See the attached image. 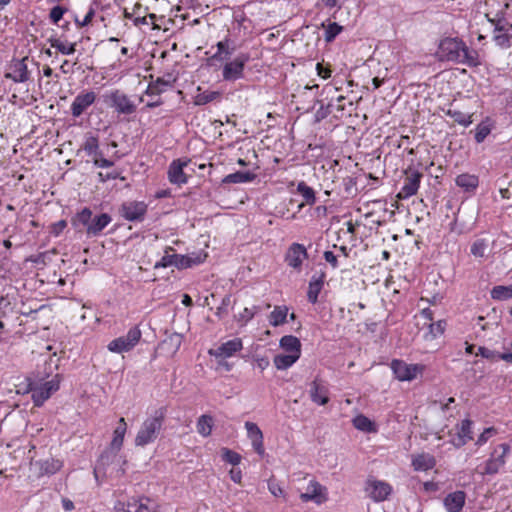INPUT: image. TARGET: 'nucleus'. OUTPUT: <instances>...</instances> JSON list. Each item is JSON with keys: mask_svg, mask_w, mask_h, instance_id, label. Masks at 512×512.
<instances>
[{"mask_svg": "<svg viewBox=\"0 0 512 512\" xmlns=\"http://www.w3.org/2000/svg\"><path fill=\"white\" fill-rule=\"evenodd\" d=\"M495 26V32H509L512 30V25L504 19L490 20Z\"/></svg>", "mask_w": 512, "mask_h": 512, "instance_id": "5fc2aeb1", "label": "nucleus"}, {"mask_svg": "<svg viewBox=\"0 0 512 512\" xmlns=\"http://www.w3.org/2000/svg\"><path fill=\"white\" fill-rule=\"evenodd\" d=\"M472 424L469 419H464L456 426V434L452 437L451 443L456 448H461L473 439Z\"/></svg>", "mask_w": 512, "mask_h": 512, "instance_id": "aec40b11", "label": "nucleus"}, {"mask_svg": "<svg viewBox=\"0 0 512 512\" xmlns=\"http://www.w3.org/2000/svg\"><path fill=\"white\" fill-rule=\"evenodd\" d=\"M280 347L289 354L301 356V342L293 335H285L280 339Z\"/></svg>", "mask_w": 512, "mask_h": 512, "instance_id": "cd10ccee", "label": "nucleus"}, {"mask_svg": "<svg viewBox=\"0 0 512 512\" xmlns=\"http://www.w3.org/2000/svg\"><path fill=\"white\" fill-rule=\"evenodd\" d=\"M147 213V205L142 201H132L122 204L121 215L128 221H142Z\"/></svg>", "mask_w": 512, "mask_h": 512, "instance_id": "dca6fc26", "label": "nucleus"}, {"mask_svg": "<svg viewBox=\"0 0 512 512\" xmlns=\"http://www.w3.org/2000/svg\"><path fill=\"white\" fill-rule=\"evenodd\" d=\"M222 453L223 459L232 465H238L241 462V456L237 452H234L228 448H224Z\"/></svg>", "mask_w": 512, "mask_h": 512, "instance_id": "09e8293b", "label": "nucleus"}, {"mask_svg": "<svg viewBox=\"0 0 512 512\" xmlns=\"http://www.w3.org/2000/svg\"><path fill=\"white\" fill-rule=\"evenodd\" d=\"M189 162V159H176L171 162L168 168V179L171 183L181 185L187 182V176L183 170Z\"/></svg>", "mask_w": 512, "mask_h": 512, "instance_id": "412c9836", "label": "nucleus"}, {"mask_svg": "<svg viewBox=\"0 0 512 512\" xmlns=\"http://www.w3.org/2000/svg\"><path fill=\"white\" fill-rule=\"evenodd\" d=\"M309 396L312 402L317 405H326L329 398V388L322 378L316 376L314 380L309 384Z\"/></svg>", "mask_w": 512, "mask_h": 512, "instance_id": "ddd939ff", "label": "nucleus"}, {"mask_svg": "<svg viewBox=\"0 0 512 512\" xmlns=\"http://www.w3.org/2000/svg\"><path fill=\"white\" fill-rule=\"evenodd\" d=\"M353 426L363 432L367 433H376L377 427L373 421H371L368 417L363 414H359L355 416L352 420Z\"/></svg>", "mask_w": 512, "mask_h": 512, "instance_id": "7c9ffc66", "label": "nucleus"}, {"mask_svg": "<svg viewBox=\"0 0 512 512\" xmlns=\"http://www.w3.org/2000/svg\"><path fill=\"white\" fill-rule=\"evenodd\" d=\"M67 223L65 220H60L52 225L51 233L58 236L66 227Z\"/></svg>", "mask_w": 512, "mask_h": 512, "instance_id": "0e129e2a", "label": "nucleus"}, {"mask_svg": "<svg viewBox=\"0 0 512 512\" xmlns=\"http://www.w3.org/2000/svg\"><path fill=\"white\" fill-rule=\"evenodd\" d=\"M427 327V332L424 334L426 339L432 340L442 335L445 331L446 322L439 320L437 322L423 323Z\"/></svg>", "mask_w": 512, "mask_h": 512, "instance_id": "473e14b6", "label": "nucleus"}, {"mask_svg": "<svg viewBox=\"0 0 512 512\" xmlns=\"http://www.w3.org/2000/svg\"><path fill=\"white\" fill-rule=\"evenodd\" d=\"M124 17L127 19H134L135 23H138L141 16L137 15V13L134 11V9H130V7L124 8ZM144 16L142 17V20H144Z\"/></svg>", "mask_w": 512, "mask_h": 512, "instance_id": "e2e57ef3", "label": "nucleus"}, {"mask_svg": "<svg viewBox=\"0 0 512 512\" xmlns=\"http://www.w3.org/2000/svg\"><path fill=\"white\" fill-rule=\"evenodd\" d=\"M461 60L457 63L466 64L468 66H477L480 64L477 51L469 49L464 43L463 51L460 53Z\"/></svg>", "mask_w": 512, "mask_h": 512, "instance_id": "e433bc0d", "label": "nucleus"}, {"mask_svg": "<svg viewBox=\"0 0 512 512\" xmlns=\"http://www.w3.org/2000/svg\"><path fill=\"white\" fill-rule=\"evenodd\" d=\"M464 42L457 37H445L440 40L435 56L439 61L455 62L461 60Z\"/></svg>", "mask_w": 512, "mask_h": 512, "instance_id": "20e7f679", "label": "nucleus"}, {"mask_svg": "<svg viewBox=\"0 0 512 512\" xmlns=\"http://www.w3.org/2000/svg\"><path fill=\"white\" fill-rule=\"evenodd\" d=\"M49 43L63 55H71L76 51V43L63 41L60 38H50Z\"/></svg>", "mask_w": 512, "mask_h": 512, "instance_id": "c9c22d12", "label": "nucleus"}, {"mask_svg": "<svg viewBox=\"0 0 512 512\" xmlns=\"http://www.w3.org/2000/svg\"><path fill=\"white\" fill-rule=\"evenodd\" d=\"M365 491L373 501L381 502L392 493V486L385 481L369 478L366 481Z\"/></svg>", "mask_w": 512, "mask_h": 512, "instance_id": "9d476101", "label": "nucleus"}, {"mask_svg": "<svg viewBox=\"0 0 512 512\" xmlns=\"http://www.w3.org/2000/svg\"><path fill=\"white\" fill-rule=\"evenodd\" d=\"M490 129L487 126L479 125L476 129L475 140L477 143H481L489 135Z\"/></svg>", "mask_w": 512, "mask_h": 512, "instance_id": "13d9d810", "label": "nucleus"}, {"mask_svg": "<svg viewBox=\"0 0 512 512\" xmlns=\"http://www.w3.org/2000/svg\"><path fill=\"white\" fill-rule=\"evenodd\" d=\"M487 243L484 239H478L471 245V254L475 257L482 258L485 256Z\"/></svg>", "mask_w": 512, "mask_h": 512, "instance_id": "49530a36", "label": "nucleus"}, {"mask_svg": "<svg viewBox=\"0 0 512 512\" xmlns=\"http://www.w3.org/2000/svg\"><path fill=\"white\" fill-rule=\"evenodd\" d=\"M497 434V430L494 427L486 428L478 437L476 445L485 444L492 436Z\"/></svg>", "mask_w": 512, "mask_h": 512, "instance_id": "603ef678", "label": "nucleus"}, {"mask_svg": "<svg viewBox=\"0 0 512 512\" xmlns=\"http://www.w3.org/2000/svg\"><path fill=\"white\" fill-rule=\"evenodd\" d=\"M447 115H449L453 120L463 126H468L472 123V115L469 113H464L456 109H448Z\"/></svg>", "mask_w": 512, "mask_h": 512, "instance_id": "a19ab883", "label": "nucleus"}, {"mask_svg": "<svg viewBox=\"0 0 512 512\" xmlns=\"http://www.w3.org/2000/svg\"><path fill=\"white\" fill-rule=\"evenodd\" d=\"M126 431H127L126 421L123 417H121L118 421L117 427L113 431V438L110 443L111 450H114L115 452L120 451V449L123 445L124 436L126 434Z\"/></svg>", "mask_w": 512, "mask_h": 512, "instance_id": "a878e982", "label": "nucleus"}, {"mask_svg": "<svg viewBox=\"0 0 512 512\" xmlns=\"http://www.w3.org/2000/svg\"><path fill=\"white\" fill-rule=\"evenodd\" d=\"M316 70L318 75L323 79H327L331 76V70L329 68L323 67V65L320 63H317Z\"/></svg>", "mask_w": 512, "mask_h": 512, "instance_id": "69168bd1", "label": "nucleus"}, {"mask_svg": "<svg viewBox=\"0 0 512 512\" xmlns=\"http://www.w3.org/2000/svg\"><path fill=\"white\" fill-rule=\"evenodd\" d=\"M82 148L88 156H91L93 153H96V150L99 148L98 138L92 134H87L85 137V141L82 145Z\"/></svg>", "mask_w": 512, "mask_h": 512, "instance_id": "37998d69", "label": "nucleus"}, {"mask_svg": "<svg viewBox=\"0 0 512 512\" xmlns=\"http://www.w3.org/2000/svg\"><path fill=\"white\" fill-rule=\"evenodd\" d=\"M435 464V458L428 453L417 454L412 458V466L416 471L430 470L435 466Z\"/></svg>", "mask_w": 512, "mask_h": 512, "instance_id": "bb28decb", "label": "nucleus"}, {"mask_svg": "<svg viewBox=\"0 0 512 512\" xmlns=\"http://www.w3.org/2000/svg\"><path fill=\"white\" fill-rule=\"evenodd\" d=\"M110 105L120 114H132L136 111V105L122 91H112L108 96Z\"/></svg>", "mask_w": 512, "mask_h": 512, "instance_id": "4468645a", "label": "nucleus"}, {"mask_svg": "<svg viewBox=\"0 0 512 512\" xmlns=\"http://www.w3.org/2000/svg\"><path fill=\"white\" fill-rule=\"evenodd\" d=\"M308 258V253L304 245L299 243H293L288 248L285 261L289 267L296 270H301L302 263Z\"/></svg>", "mask_w": 512, "mask_h": 512, "instance_id": "f3484780", "label": "nucleus"}, {"mask_svg": "<svg viewBox=\"0 0 512 512\" xmlns=\"http://www.w3.org/2000/svg\"><path fill=\"white\" fill-rule=\"evenodd\" d=\"M205 253H198L193 255H178L177 254V261H175V266L179 269H185L192 267L193 265H197L202 263L206 258Z\"/></svg>", "mask_w": 512, "mask_h": 512, "instance_id": "c85d7f7f", "label": "nucleus"}, {"mask_svg": "<svg viewBox=\"0 0 512 512\" xmlns=\"http://www.w3.org/2000/svg\"><path fill=\"white\" fill-rule=\"evenodd\" d=\"M168 250H172V248L168 247L165 252L168 253ZM175 261H177V254H166L155 263L154 268L158 269L175 266Z\"/></svg>", "mask_w": 512, "mask_h": 512, "instance_id": "a18cd8bd", "label": "nucleus"}, {"mask_svg": "<svg viewBox=\"0 0 512 512\" xmlns=\"http://www.w3.org/2000/svg\"><path fill=\"white\" fill-rule=\"evenodd\" d=\"M268 490L275 497H282V496H284V491H283L282 487L273 478L268 480Z\"/></svg>", "mask_w": 512, "mask_h": 512, "instance_id": "864d4df0", "label": "nucleus"}, {"mask_svg": "<svg viewBox=\"0 0 512 512\" xmlns=\"http://www.w3.org/2000/svg\"><path fill=\"white\" fill-rule=\"evenodd\" d=\"M65 12V9L61 6H55L50 11V18L54 23H57L62 17Z\"/></svg>", "mask_w": 512, "mask_h": 512, "instance_id": "052dcab7", "label": "nucleus"}, {"mask_svg": "<svg viewBox=\"0 0 512 512\" xmlns=\"http://www.w3.org/2000/svg\"><path fill=\"white\" fill-rule=\"evenodd\" d=\"M164 420L165 410L162 408L154 411L153 414L147 417L142 422L135 436V445L138 447H144L154 442L162 430Z\"/></svg>", "mask_w": 512, "mask_h": 512, "instance_id": "7ed1b4c3", "label": "nucleus"}, {"mask_svg": "<svg viewBox=\"0 0 512 512\" xmlns=\"http://www.w3.org/2000/svg\"><path fill=\"white\" fill-rule=\"evenodd\" d=\"M230 478L233 482L240 484L242 480V472L240 469H231Z\"/></svg>", "mask_w": 512, "mask_h": 512, "instance_id": "338daca9", "label": "nucleus"}, {"mask_svg": "<svg viewBox=\"0 0 512 512\" xmlns=\"http://www.w3.org/2000/svg\"><path fill=\"white\" fill-rule=\"evenodd\" d=\"M300 357L292 354H278L274 357L273 363L278 370H286L298 361Z\"/></svg>", "mask_w": 512, "mask_h": 512, "instance_id": "f704fd0d", "label": "nucleus"}, {"mask_svg": "<svg viewBox=\"0 0 512 512\" xmlns=\"http://www.w3.org/2000/svg\"><path fill=\"white\" fill-rule=\"evenodd\" d=\"M326 274L323 271L315 273L309 282L307 298L310 303L315 304L318 301V295L323 289Z\"/></svg>", "mask_w": 512, "mask_h": 512, "instance_id": "b1692460", "label": "nucleus"}, {"mask_svg": "<svg viewBox=\"0 0 512 512\" xmlns=\"http://www.w3.org/2000/svg\"><path fill=\"white\" fill-rule=\"evenodd\" d=\"M243 349V343L240 338H234L225 343H222L216 349H210L209 354L216 358H229Z\"/></svg>", "mask_w": 512, "mask_h": 512, "instance_id": "6ab92c4d", "label": "nucleus"}, {"mask_svg": "<svg viewBox=\"0 0 512 512\" xmlns=\"http://www.w3.org/2000/svg\"><path fill=\"white\" fill-rule=\"evenodd\" d=\"M118 178H120V172L117 170H112V171L106 172V173H103V172L98 173V179L102 183L107 182L108 180H115Z\"/></svg>", "mask_w": 512, "mask_h": 512, "instance_id": "4d7b16f0", "label": "nucleus"}, {"mask_svg": "<svg viewBox=\"0 0 512 512\" xmlns=\"http://www.w3.org/2000/svg\"><path fill=\"white\" fill-rule=\"evenodd\" d=\"M220 92L218 91H210V90H205V91H202V92H199L195 98H194V103L196 105H205L207 103H210L214 100H217L220 98Z\"/></svg>", "mask_w": 512, "mask_h": 512, "instance_id": "ea45409f", "label": "nucleus"}, {"mask_svg": "<svg viewBox=\"0 0 512 512\" xmlns=\"http://www.w3.org/2000/svg\"><path fill=\"white\" fill-rule=\"evenodd\" d=\"M455 182L457 186L466 192L474 191L479 185V179L476 175L463 173L456 177Z\"/></svg>", "mask_w": 512, "mask_h": 512, "instance_id": "c756f323", "label": "nucleus"}, {"mask_svg": "<svg viewBox=\"0 0 512 512\" xmlns=\"http://www.w3.org/2000/svg\"><path fill=\"white\" fill-rule=\"evenodd\" d=\"M255 178V175L251 172L237 171L235 173L227 175L223 179V183H245L250 182Z\"/></svg>", "mask_w": 512, "mask_h": 512, "instance_id": "4c0bfd02", "label": "nucleus"}, {"mask_svg": "<svg viewBox=\"0 0 512 512\" xmlns=\"http://www.w3.org/2000/svg\"><path fill=\"white\" fill-rule=\"evenodd\" d=\"M216 47L217 52L211 57V59L219 61L229 58L236 50L234 42L229 37H225L224 40L219 41L216 44Z\"/></svg>", "mask_w": 512, "mask_h": 512, "instance_id": "393cba45", "label": "nucleus"}, {"mask_svg": "<svg viewBox=\"0 0 512 512\" xmlns=\"http://www.w3.org/2000/svg\"><path fill=\"white\" fill-rule=\"evenodd\" d=\"M168 86V83L163 81L162 79L158 78L156 81L151 82L146 90L147 95H159L163 91H165L166 87Z\"/></svg>", "mask_w": 512, "mask_h": 512, "instance_id": "c03bdc74", "label": "nucleus"}, {"mask_svg": "<svg viewBox=\"0 0 512 512\" xmlns=\"http://www.w3.org/2000/svg\"><path fill=\"white\" fill-rule=\"evenodd\" d=\"M96 100V93L93 91H85L78 94L71 104V114L73 117H80L88 107Z\"/></svg>", "mask_w": 512, "mask_h": 512, "instance_id": "a211bd4d", "label": "nucleus"}, {"mask_svg": "<svg viewBox=\"0 0 512 512\" xmlns=\"http://www.w3.org/2000/svg\"><path fill=\"white\" fill-rule=\"evenodd\" d=\"M297 191L303 196L307 204L313 205L316 202L314 190L304 181L298 183Z\"/></svg>", "mask_w": 512, "mask_h": 512, "instance_id": "79ce46f5", "label": "nucleus"}, {"mask_svg": "<svg viewBox=\"0 0 512 512\" xmlns=\"http://www.w3.org/2000/svg\"><path fill=\"white\" fill-rule=\"evenodd\" d=\"M141 330L134 326L125 336L118 337L108 344V350L114 353L128 352L133 349L141 339Z\"/></svg>", "mask_w": 512, "mask_h": 512, "instance_id": "0eeeda50", "label": "nucleus"}, {"mask_svg": "<svg viewBox=\"0 0 512 512\" xmlns=\"http://www.w3.org/2000/svg\"><path fill=\"white\" fill-rule=\"evenodd\" d=\"M510 452V445L502 443L497 445L485 461L483 469L479 471L481 475H495L506 464V458Z\"/></svg>", "mask_w": 512, "mask_h": 512, "instance_id": "39448f33", "label": "nucleus"}, {"mask_svg": "<svg viewBox=\"0 0 512 512\" xmlns=\"http://www.w3.org/2000/svg\"><path fill=\"white\" fill-rule=\"evenodd\" d=\"M494 36V40L497 45L501 47H509L510 46V37L508 36V32H496Z\"/></svg>", "mask_w": 512, "mask_h": 512, "instance_id": "6e6d98bb", "label": "nucleus"}, {"mask_svg": "<svg viewBox=\"0 0 512 512\" xmlns=\"http://www.w3.org/2000/svg\"><path fill=\"white\" fill-rule=\"evenodd\" d=\"M94 165L98 168H109L114 165V161H112L110 159L103 158V159H100L99 161H94Z\"/></svg>", "mask_w": 512, "mask_h": 512, "instance_id": "774afa93", "label": "nucleus"}, {"mask_svg": "<svg viewBox=\"0 0 512 512\" xmlns=\"http://www.w3.org/2000/svg\"><path fill=\"white\" fill-rule=\"evenodd\" d=\"M303 502L312 501L318 505L327 501V488L319 482L312 480L309 482L306 491L300 494Z\"/></svg>", "mask_w": 512, "mask_h": 512, "instance_id": "2eb2a0df", "label": "nucleus"}, {"mask_svg": "<svg viewBox=\"0 0 512 512\" xmlns=\"http://www.w3.org/2000/svg\"><path fill=\"white\" fill-rule=\"evenodd\" d=\"M491 297L494 300L504 301L512 298V284L509 286L498 285L492 288Z\"/></svg>", "mask_w": 512, "mask_h": 512, "instance_id": "58836bf2", "label": "nucleus"}, {"mask_svg": "<svg viewBox=\"0 0 512 512\" xmlns=\"http://www.w3.org/2000/svg\"><path fill=\"white\" fill-rule=\"evenodd\" d=\"M234 318L241 326H244L254 317L253 312H251L249 308L246 307L238 315H235Z\"/></svg>", "mask_w": 512, "mask_h": 512, "instance_id": "3c124183", "label": "nucleus"}, {"mask_svg": "<svg viewBox=\"0 0 512 512\" xmlns=\"http://www.w3.org/2000/svg\"><path fill=\"white\" fill-rule=\"evenodd\" d=\"M390 366L399 381H412L424 370V366L421 364H407L399 359L392 360Z\"/></svg>", "mask_w": 512, "mask_h": 512, "instance_id": "1a4fd4ad", "label": "nucleus"}, {"mask_svg": "<svg viewBox=\"0 0 512 512\" xmlns=\"http://www.w3.org/2000/svg\"><path fill=\"white\" fill-rule=\"evenodd\" d=\"M112 221L107 213L93 215L92 211L85 207L72 218L71 223L74 228L83 229L87 236H98Z\"/></svg>", "mask_w": 512, "mask_h": 512, "instance_id": "f257e3e1", "label": "nucleus"}, {"mask_svg": "<svg viewBox=\"0 0 512 512\" xmlns=\"http://www.w3.org/2000/svg\"><path fill=\"white\" fill-rule=\"evenodd\" d=\"M61 468V463L58 460H51L45 462L44 470L46 473L54 474Z\"/></svg>", "mask_w": 512, "mask_h": 512, "instance_id": "bf43d9fd", "label": "nucleus"}, {"mask_svg": "<svg viewBox=\"0 0 512 512\" xmlns=\"http://www.w3.org/2000/svg\"><path fill=\"white\" fill-rule=\"evenodd\" d=\"M324 259L333 267H338V260L337 256L332 251H325L324 252Z\"/></svg>", "mask_w": 512, "mask_h": 512, "instance_id": "680f3d73", "label": "nucleus"}, {"mask_svg": "<svg viewBox=\"0 0 512 512\" xmlns=\"http://www.w3.org/2000/svg\"><path fill=\"white\" fill-rule=\"evenodd\" d=\"M287 315V306H275L269 315V323L274 327L280 326L286 322Z\"/></svg>", "mask_w": 512, "mask_h": 512, "instance_id": "72a5a7b5", "label": "nucleus"}, {"mask_svg": "<svg viewBox=\"0 0 512 512\" xmlns=\"http://www.w3.org/2000/svg\"><path fill=\"white\" fill-rule=\"evenodd\" d=\"M214 427V419L210 415H201L196 423L197 432L203 436L208 437L211 435Z\"/></svg>", "mask_w": 512, "mask_h": 512, "instance_id": "2f4dec72", "label": "nucleus"}, {"mask_svg": "<svg viewBox=\"0 0 512 512\" xmlns=\"http://www.w3.org/2000/svg\"><path fill=\"white\" fill-rule=\"evenodd\" d=\"M245 428L247 430V435L252 442V446L254 450L260 455L263 456L265 453L264 444H263V433L257 424L253 422H245Z\"/></svg>", "mask_w": 512, "mask_h": 512, "instance_id": "4be33fe9", "label": "nucleus"}, {"mask_svg": "<svg viewBox=\"0 0 512 512\" xmlns=\"http://www.w3.org/2000/svg\"><path fill=\"white\" fill-rule=\"evenodd\" d=\"M28 381L27 391L32 393L34 405L40 407L59 390L61 376L55 374L50 380L45 381V378L38 373L34 379L29 378Z\"/></svg>", "mask_w": 512, "mask_h": 512, "instance_id": "f03ea898", "label": "nucleus"}, {"mask_svg": "<svg viewBox=\"0 0 512 512\" xmlns=\"http://www.w3.org/2000/svg\"><path fill=\"white\" fill-rule=\"evenodd\" d=\"M422 176V173L417 170L408 169L405 171L404 184L397 197L399 199H407L415 195L419 189Z\"/></svg>", "mask_w": 512, "mask_h": 512, "instance_id": "9b49d317", "label": "nucleus"}, {"mask_svg": "<svg viewBox=\"0 0 512 512\" xmlns=\"http://www.w3.org/2000/svg\"><path fill=\"white\" fill-rule=\"evenodd\" d=\"M248 61V54H240L233 60L226 62L222 68L223 80L234 82L242 79L244 77L245 65Z\"/></svg>", "mask_w": 512, "mask_h": 512, "instance_id": "6e6552de", "label": "nucleus"}, {"mask_svg": "<svg viewBox=\"0 0 512 512\" xmlns=\"http://www.w3.org/2000/svg\"><path fill=\"white\" fill-rule=\"evenodd\" d=\"M159 505L147 496L132 497L115 505L117 512H160Z\"/></svg>", "mask_w": 512, "mask_h": 512, "instance_id": "423d86ee", "label": "nucleus"}, {"mask_svg": "<svg viewBox=\"0 0 512 512\" xmlns=\"http://www.w3.org/2000/svg\"><path fill=\"white\" fill-rule=\"evenodd\" d=\"M466 501V494L462 490L449 493L443 501L444 507L448 512H461Z\"/></svg>", "mask_w": 512, "mask_h": 512, "instance_id": "5701e85b", "label": "nucleus"}, {"mask_svg": "<svg viewBox=\"0 0 512 512\" xmlns=\"http://www.w3.org/2000/svg\"><path fill=\"white\" fill-rule=\"evenodd\" d=\"M28 57L14 59L11 61L5 78L11 79L15 83H24L29 80L30 73L27 67Z\"/></svg>", "mask_w": 512, "mask_h": 512, "instance_id": "f8f14e48", "label": "nucleus"}, {"mask_svg": "<svg viewBox=\"0 0 512 512\" xmlns=\"http://www.w3.org/2000/svg\"><path fill=\"white\" fill-rule=\"evenodd\" d=\"M342 26H340L338 23L333 22L329 23L325 29V41L326 42H332L335 37L340 34L342 31Z\"/></svg>", "mask_w": 512, "mask_h": 512, "instance_id": "de8ad7c7", "label": "nucleus"}, {"mask_svg": "<svg viewBox=\"0 0 512 512\" xmlns=\"http://www.w3.org/2000/svg\"><path fill=\"white\" fill-rule=\"evenodd\" d=\"M231 304V295H226L222 301L219 307L216 309V316L218 318H223L228 314V306Z\"/></svg>", "mask_w": 512, "mask_h": 512, "instance_id": "8fccbe9b", "label": "nucleus"}]
</instances>
